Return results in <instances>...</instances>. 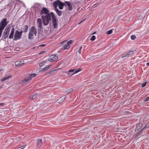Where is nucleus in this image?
<instances>
[{
	"mask_svg": "<svg viewBox=\"0 0 149 149\" xmlns=\"http://www.w3.org/2000/svg\"><path fill=\"white\" fill-rule=\"evenodd\" d=\"M51 17L52 19V22L54 29L56 28L57 26V21L56 17L53 12H51L49 14L47 15H42L41 18L43 24L45 26L47 25L49 21L51 20Z\"/></svg>",
	"mask_w": 149,
	"mask_h": 149,
	"instance_id": "nucleus-1",
	"label": "nucleus"
},
{
	"mask_svg": "<svg viewBox=\"0 0 149 149\" xmlns=\"http://www.w3.org/2000/svg\"><path fill=\"white\" fill-rule=\"evenodd\" d=\"M37 30L36 28L34 26H32L29 29L28 38L29 39L31 40L33 38V36H36L37 35Z\"/></svg>",
	"mask_w": 149,
	"mask_h": 149,
	"instance_id": "nucleus-2",
	"label": "nucleus"
},
{
	"mask_svg": "<svg viewBox=\"0 0 149 149\" xmlns=\"http://www.w3.org/2000/svg\"><path fill=\"white\" fill-rule=\"evenodd\" d=\"M53 5L55 7H56L57 6H58V8L60 9H62L63 7L65 6H66L65 3L61 2L59 0H57L56 1H54L53 3Z\"/></svg>",
	"mask_w": 149,
	"mask_h": 149,
	"instance_id": "nucleus-3",
	"label": "nucleus"
},
{
	"mask_svg": "<svg viewBox=\"0 0 149 149\" xmlns=\"http://www.w3.org/2000/svg\"><path fill=\"white\" fill-rule=\"evenodd\" d=\"M38 27V34H39L41 31L42 28V20L40 18H38L37 20Z\"/></svg>",
	"mask_w": 149,
	"mask_h": 149,
	"instance_id": "nucleus-4",
	"label": "nucleus"
},
{
	"mask_svg": "<svg viewBox=\"0 0 149 149\" xmlns=\"http://www.w3.org/2000/svg\"><path fill=\"white\" fill-rule=\"evenodd\" d=\"M22 36L21 34L19 33V31L17 30L15 31L14 35V40H18L22 38Z\"/></svg>",
	"mask_w": 149,
	"mask_h": 149,
	"instance_id": "nucleus-5",
	"label": "nucleus"
},
{
	"mask_svg": "<svg viewBox=\"0 0 149 149\" xmlns=\"http://www.w3.org/2000/svg\"><path fill=\"white\" fill-rule=\"evenodd\" d=\"M42 9L40 12V14L41 15L43 14L47 15V14H50V13H49V10L47 8L43 7H42Z\"/></svg>",
	"mask_w": 149,
	"mask_h": 149,
	"instance_id": "nucleus-6",
	"label": "nucleus"
},
{
	"mask_svg": "<svg viewBox=\"0 0 149 149\" xmlns=\"http://www.w3.org/2000/svg\"><path fill=\"white\" fill-rule=\"evenodd\" d=\"M10 31V29L6 28L3 33V36L4 39H5L8 37Z\"/></svg>",
	"mask_w": 149,
	"mask_h": 149,
	"instance_id": "nucleus-7",
	"label": "nucleus"
},
{
	"mask_svg": "<svg viewBox=\"0 0 149 149\" xmlns=\"http://www.w3.org/2000/svg\"><path fill=\"white\" fill-rule=\"evenodd\" d=\"M65 3L66 5V6L65 7L68 9L69 11H71L72 10V5L70 2L65 1Z\"/></svg>",
	"mask_w": 149,
	"mask_h": 149,
	"instance_id": "nucleus-8",
	"label": "nucleus"
},
{
	"mask_svg": "<svg viewBox=\"0 0 149 149\" xmlns=\"http://www.w3.org/2000/svg\"><path fill=\"white\" fill-rule=\"evenodd\" d=\"M58 59V57L56 55L53 54L50 56L49 60L50 61L52 62L56 61Z\"/></svg>",
	"mask_w": 149,
	"mask_h": 149,
	"instance_id": "nucleus-9",
	"label": "nucleus"
},
{
	"mask_svg": "<svg viewBox=\"0 0 149 149\" xmlns=\"http://www.w3.org/2000/svg\"><path fill=\"white\" fill-rule=\"evenodd\" d=\"M24 64V61H17L15 62V65L17 67L21 66Z\"/></svg>",
	"mask_w": 149,
	"mask_h": 149,
	"instance_id": "nucleus-10",
	"label": "nucleus"
},
{
	"mask_svg": "<svg viewBox=\"0 0 149 149\" xmlns=\"http://www.w3.org/2000/svg\"><path fill=\"white\" fill-rule=\"evenodd\" d=\"M32 78L31 77L29 76L28 77H26L22 81V83L24 84L25 83H27Z\"/></svg>",
	"mask_w": 149,
	"mask_h": 149,
	"instance_id": "nucleus-11",
	"label": "nucleus"
},
{
	"mask_svg": "<svg viewBox=\"0 0 149 149\" xmlns=\"http://www.w3.org/2000/svg\"><path fill=\"white\" fill-rule=\"evenodd\" d=\"M7 19L6 18L3 19L1 21L0 25L6 26L8 22H7Z\"/></svg>",
	"mask_w": 149,
	"mask_h": 149,
	"instance_id": "nucleus-12",
	"label": "nucleus"
},
{
	"mask_svg": "<svg viewBox=\"0 0 149 149\" xmlns=\"http://www.w3.org/2000/svg\"><path fill=\"white\" fill-rule=\"evenodd\" d=\"M65 97L64 96L61 97L57 100L58 102L59 103H62L65 100Z\"/></svg>",
	"mask_w": 149,
	"mask_h": 149,
	"instance_id": "nucleus-13",
	"label": "nucleus"
},
{
	"mask_svg": "<svg viewBox=\"0 0 149 149\" xmlns=\"http://www.w3.org/2000/svg\"><path fill=\"white\" fill-rule=\"evenodd\" d=\"M74 41H73L70 40V41L67 42V40H65L64 41H63L62 42H61V44H63L64 43H66L68 45H70L71 44H72L73 42Z\"/></svg>",
	"mask_w": 149,
	"mask_h": 149,
	"instance_id": "nucleus-14",
	"label": "nucleus"
},
{
	"mask_svg": "<svg viewBox=\"0 0 149 149\" xmlns=\"http://www.w3.org/2000/svg\"><path fill=\"white\" fill-rule=\"evenodd\" d=\"M14 30L15 29L14 28H13L11 29L10 33V34L9 36V38L10 39H11L13 38V36L14 32Z\"/></svg>",
	"mask_w": 149,
	"mask_h": 149,
	"instance_id": "nucleus-15",
	"label": "nucleus"
},
{
	"mask_svg": "<svg viewBox=\"0 0 149 149\" xmlns=\"http://www.w3.org/2000/svg\"><path fill=\"white\" fill-rule=\"evenodd\" d=\"M37 146L38 147H41L42 144V140L41 139H38L37 140Z\"/></svg>",
	"mask_w": 149,
	"mask_h": 149,
	"instance_id": "nucleus-16",
	"label": "nucleus"
},
{
	"mask_svg": "<svg viewBox=\"0 0 149 149\" xmlns=\"http://www.w3.org/2000/svg\"><path fill=\"white\" fill-rule=\"evenodd\" d=\"M55 10L56 13L57 14V15L58 16H60L61 15L63 11L59 10L58 9H57L56 8H55Z\"/></svg>",
	"mask_w": 149,
	"mask_h": 149,
	"instance_id": "nucleus-17",
	"label": "nucleus"
},
{
	"mask_svg": "<svg viewBox=\"0 0 149 149\" xmlns=\"http://www.w3.org/2000/svg\"><path fill=\"white\" fill-rule=\"evenodd\" d=\"M64 44H65V43ZM70 47L69 45L66 43H65V44L62 47V49L65 50L69 48Z\"/></svg>",
	"mask_w": 149,
	"mask_h": 149,
	"instance_id": "nucleus-18",
	"label": "nucleus"
},
{
	"mask_svg": "<svg viewBox=\"0 0 149 149\" xmlns=\"http://www.w3.org/2000/svg\"><path fill=\"white\" fill-rule=\"evenodd\" d=\"M37 97V94H35L33 95H31L29 97V99H30L35 100Z\"/></svg>",
	"mask_w": 149,
	"mask_h": 149,
	"instance_id": "nucleus-19",
	"label": "nucleus"
},
{
	"mask_svg": "<svg viewBox=\"0 0 149 149\" xmlns=\"http://www.w3.org/2000/svg\"><path fill=\"white\" fill-rule=\"evenodd\" d=\"M28 26L27 25H26L24 26L23 29L24 30L23 31L24 32L26 33L28 31Z\"/></svg>",
	"mask_w": 149,
	"mask_h": 149,
	"instance_id": "nucleus-20",
	"label": "nucleus"
},
{
	"mask_svg": "<svg viewBox=\"0 0 149 149\" xmlns=\"http://www.w3.org/2000/svg\"><path fill=\"white\" fill-rule=\"evenodd\" d=\"M143 125V123H140V124H139L136 127L135 131H136V130H138L139 129H140L141 127Z\"/></svg>",
	"mask_w": 149,
	"mask_h": 149,
	"instance_id": "nucleus-21",
	"label": "nucleus"
},
{
	"mask_svg": "<svg viewBox=\"0 0 149 149\" xmlns=\"http://www.w3.org/2000/svg\"><path fill=\"white\" fill-rule=\"evenodd\" d=\"M49 67H50L49 65H48V66H47V67H45L44 68H43L42 69L40 70V71L43 72L44 71L48 69L49 68Z\"/></svg>",
	"mask_w": 149,
	"mask_h": 149,
	"instance_id": "nucleus-22",
	"label": "nucleus"
},
{
	"mask_svg": "<svg viewBox=\"0 0 149 149\" xmlns=\"http://www.w3.org/2000/svg\"><path fill=\"white\" fill-rule=\"evenodd\" d=\"M143 129H141L140 131L139 132H138L137 134L135 136V138L136 139V138H137L138 137V136L141 134V133L143 132Z\"/></svg>",
	"mask_w": 149,
	"mask_h": 149,
	"instance_id": "nucleus-23",
	"label": "nucleus"
},
{
	"mask_svg": "<svg viewBox=\"0 0 149 149\" xmlns=\"http://www.w3.org/2000/svg\"><path fill=\"white\" fill-rule=\"evenodd\" d=\"M134 53V51H130L127 53L128 56H130L132 55Z\"/></svg>",
	"mask_w": 149,
	"mask_h": 149,
	"instance_id": "nucleus-24",
	"label": "nucleus"
},
{
	"mask_svg": "<svg viewBox=\"0 0 149 149\" xmlns=\"http://www.w3.org/2000/svg\"><path fill=\"white\" fill-rule=\"evenodd\" d=\"M81 68H79L77 70H75V71L74 72V73L72 74H73L76 73H77L81 71Z\"/></svg>",
	"mask_w": 149,
	"mask_h": 149,
	"instance_id": "nucleus-25",
	"label": "nucleus"
},
{
	"mask_svg": "<svg viewBox=\"0 0 149 149\" xmlns=\"http://www.w3.org/2000/svg\"><path fill=\"white\" fill-rule=\"evenodd\" d=\"M56 70H53L52 71L47 72L46 73V74L47 75L49 74H53L54 73V72Z\"/></svg>",
	"mask_w": 149,
	"mask_h": 149,
	"instance_id": "nucleus-26",
	"label": "nucleus"
},
{
	"mask_svg": "<svg viewBox=\"0 0 149 149\" xmlns=\"http://www.w3.org/2000/svg\"><path fill=\"white\" fill-rule=\"evenodd\" d=\"M11 76V75L8 76V77H4L3 79H2L1 80L2 81H4L6 80H7L8 78H9Z\"/></svg>",
	"mask_w": 149,
	"mask_h": 149,
	"instance_id": "nucleus-27",
	"label": "nucleus"
},
{
	"mask_svg": "<svg viewBox=\"0 0 149 149\" xmlns=\"http://www.w3.org/2000/svg\"><path fill=\"white\" fill-rule=\"evenodd\" d=\"M128 55H127V53H125L123 54V55H122V56H121V58L122 59L124 57H127V56Z\"/></svg>",
	"mask_w": 149,
	"mask_h": 149,
	"instance_id": "nucleus-28",
	"label": "nucleus"
},
{
	"mask_svg": "<svg viewBox=\"0 0 149 149\" xmlns=\"http://www.w3.org/2000/svg\"><path fill=\"white\" fill-rule=\"evenodd\" d=\"M149 127V123H147L146 125V126L143 127L142 129H143V131L145 128H147Z\"/></svg>",
	"mask_w": 149,
	"mask_h": 149,
	"instance_id": "nucleus-29",
	"label": "nucleus"
},
{
	"mask_svg": "<svg viewBox=\"0 0 149 149\" xmlns=\"http://www.w3.org/2000/svg\"><path fill=\"white\" fill-rule=\"evenodd\" d=\"M5 26L0 24V30L3 31Z\"/></svg>",
	"mask_w": 149,
	"mask_h": 149,
	"instance_id": "nucleus-30",
	"label": "nucleus"
},
{
	"mask_svg": "<svg viewBox=\"0 0 149 149\" xmlns=\"http://www.w3.org/2000/svg\"><path fill=\"white\" fill-rule=\"evenodd\" d=\"M112 30H109L106 32V34H111L112 33Z\"/></svg>",
	"mask_w": 149,
	"mask_h": 149,
	"instance_id": "nucleus-31",
	"label": "nucleus"
},
{
	"mask_svg": "<svg viewBox=\"0 0 149 149\" xmlns=\"http://www.w3.org/2000/svg\"><path fill=\"white\" fill-rule=\"evenodd\" d=\"M96 38L95 36H92L90 38V40L91 41L94 40Z\"/></svg>",
	"mask_w": 149,
	"mask_h": 149,
	"instance_id": "nucleus-32",
	"label": "nucleus"
},
{
	"mask_svg": "<svg viewBox=\"0 0 149 149\" xmlns=\"http://www.w3.org/2000/svg\"><path fill=\"white\" fill-rule=\"evenodd\" d=\"M82 46H80L79 47L78 52L80 54L81 53V50L82 49Z\"/></svg>",
	"mask_w": 149,
	"mask_h": 149,
	"instance_id": "nucleus-33",
	"label": "nucleus"
},
{
	"mask_svg": "<svg viewBox=\"0 0 149 149\" xmlns=\"http://www.w3.org/2000/svg\"><path fill=\"white\" fill-rule=\"evenodd\" d=\"M26 145H27V144H26V145H23V146H21V147L19 148L18 149H23L26 146Z\"/></svg>",
	"mask_w": 149,
	"mask_h": 149,
	"instance_id": "nucleus-34",
	"label": "nucleus"
},
{
	"mask_svg": "<svg viewBox=\"0 0 149 149\" xmlns=\"http://www.w3.org/2000/svg\"><path fill=\"white\" fill-rule=\"evenodd\" d=\"M136 38L135 36L134 35H131V38L132 40H134Z\"/></svg>",
	"mask_w": 149,
	"mask_h": 149,
	"instance_id": "nucleus-35",
	"label": "nucleus"
},
{
	"mask_svg": "<svg viewBox=\"0 0 149 149\" xmlns=\"http://www.w3.org/2000/svg\"><path fill=\"white\" fill-rule=\"evenodd\" d=\"M36 74H35V73L32 74L30 75V76L29 77H31L36 76Z\"/></svg>",
	"mask_w": 149,
	"mask_h": 149,
	"instance_id": "nucleus-36",
	"label": "nucleus"
},
{
	"mask_svg": "<svg viewBox=\"0 0 149 149\" xmlns=\"http://www.w3.org/2000/svg\"><path fill=\"white\" fill-rule=\"evenodd\" d=\"M45 62L44 61H43L41 63H40L39 64V65L40 66H42L44 65V64H45Z\"/></svg>",
	"mask_w": 149,
	"mask_h": 149,
	"instance_id": "nucleus-37",
	"label": "nucleus"
},
{
	"mask_svg": "<svg viewBox=\"0 0 149 149\" xmlns=\"http://www.w3.org/2000/svg\"><path fill=\"white\" fill-rule=\"evenodd\" d=\"M146 84H147L146 82H145L143 83H142V84L141 86L142 87H145L146 86Z\"/></svg>",
	"mask_w": 149,
	"mask_h": 149,
	"instance_id": "nucleus-38",
	"label": "nucleus"
},
{
	"mask_svg": "<svg viewBox=\"0 0 149 149\" xmlns=\"http://www.w3.org/2000/svg\"><path fill=\"white\" fill-rule=\"evenodd\" d=\"M149 100V97H148L145 99L144 101L146 102L148 100Z\"/></svg>",
	"mask_w": 149,
	"mask_h": 149,
	"instance_id": "nucleus-39",
	"label": "nucleus"
},
{
	"mask_svg": "<svg viewBox=\"0 0 149 149\" xmlns=\"http://www.w3.org/2000/svg\"><path fill=\"white\" fill-rule=\"evenodd\" d=\"M75 69H73V70H70L69 71V72H74V71H75Z\"/></svg>",
	"mask_w": 149,
	"mask_h": 149,
	"instance_id": "nucleus-40",
	"label": "nucleus"
},
{
	"mask_svg": "<svg viewBox=\"0 0 149 149\" xmlns=\"http://www.w3.org/2000/svg\"><path fill=\"white\" fill-rule=\"evenodd\" d=\"M19 33L21 34V35L22 36V33L23 32H24V31H23L21 30L20 31H19Z\"/></svg>",
	"mask_w": 149,
	"mask_h": 149,
	"instance_id": "nucleus-41",
	"label": "nucleus"
},
{
	"mask_svg": "<svg viewBox=\"0 0 149 149\" xmlns=\"http://www.w3.org/2000/svg\"><path fill=\"white\" fill-rule=\"evenodd\" d=\"M2 32H3L2 31L0 30V38L1 37V36Z\"/></svg>",
	"mask_w": 149,
	"mask_h": 149,
	"instance_id": "nucleus-42",
	"label": "nucleus"
},
{
	"mask_svg": "<svg viewBox=\"0 0 149 149\" xmlns=\"http://www.w3.org/2000/svg\"><path fill=\"white\" fill-rule=\"evenodd\" d=\"M45 52V51H42V52H40L39 53V54H42L43 53Z\"/></svg>",
	"mask_w": 149,
	"mask_h": 149,
	"instance_id": "nucleus-43",
	"label": "nucleus"
},
{
	"mask_svg": "<svg viewBox=\"0 0 149 149\" xmlns=\"http://www.w3.org/2000/svg\"><path fill=\"white\" fill-rule=\"evenodd\" d=\"M45 45H41L40 46L42 47H44L45 46Z\"/></svg>",
	"mask_w": 149,
	"mask_h": 149,
	"instance_id": "nucleus-44",
	"label": "nucleus"
},
{
	"mask_svg": "<svg viewBox=\"0 0 149 149\" xmlns=\"http://www.w3.org/2000/svg\"><path fill=\"white\" fill-rule=\"evenodd\" d=\"M146 65L147 66H149V62L147 63L146 64Z\"/></svg>",
	"mask_w": 149,
	"mask_h": 149,
	"instance_id": "nucleus-45",
	"label": "nucleus"
},
{
	"mask_svg": "<svg viewBox=\"0 0 149 149\" xmlns=\"http://www.w3.org/2000/svg\"><path fill=\"white\" fill-rule=\"evenodd\" d=\"M96 33V31H95V32H94L93 33V34H95V33Z\"/></svg>",
	"mask_w": 149,
	"mask_h": 149,
	"instance_id": "nucleus-46",
	"label": "nucleus"
},
{
	"mask_svg": "<svg viewBox=\"0 0 149 149\" xmlns=\"http://www.w3.org/2000/svg\"><path fill=\"white\" fill-rule=\"evenodd\" d=\"M82 21H81V22H80L79 24H80L81 23H82Z\"/></svg>",
	"mask_w": 149,
	"mask_h": 149,
	"instance_id": "nucleus-47",
	"label": "nucleus"
},
{
	"mask_svg": "<svg viewBox=\"0 0 149 149\" xmlns=\"http://www.w3.org/2000/svg\"><path fill=\"white\" fill-rule=\"evenodd\" d=\"M1 87H2L1 86H0V88H1Z\"/></svg>",
	"mask_w": 149,
	"mask_h": 149,
	"instance_id": "nucleus-48",
	"label": "nucleus"
}]
</instances>
